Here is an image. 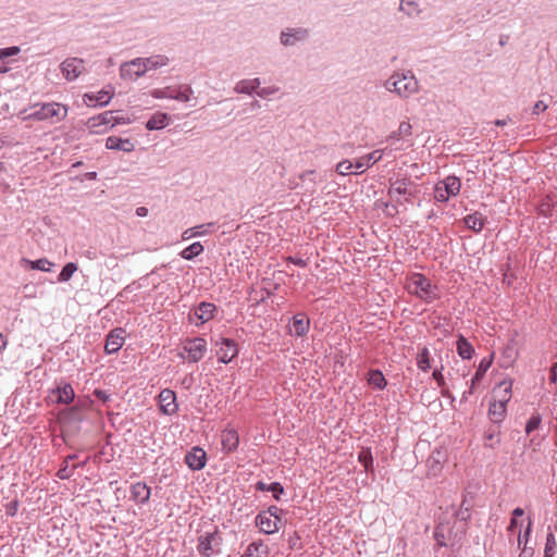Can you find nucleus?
Segmentation results:
<instances>
[{
    "label": "nucleus",
    "mask_w": 557,
    "mask_h": 557,
    "mask_svg": "<svg viewBox=\"0 0 557 557\" xmlns=\"http://www.w3.org/2000/svg\"><path fill=\"white\" fill-rule=\"evenodd\" d=\"M406 289L424 304H432L441 298V290L437 284L433 283L422 273H410L406 277Z\"/></svg>",
    "instance_id": "1"
},
{
    "label": "nucleus",
    "mask_w": 557,
    "mask_h": 557,
    "mask_svg": "<svg viewBox=\"0 0 557 557\" xmlns=\"http://www.w3.org/2000/svg\"><path fill=\"white\" fill-rule=\"evenodd\" d=\"M69 108L59 102L36 103L29 108V112L23 116L24 121H42L55 124L67 116Z\"/></svg>",
    "instance_id": "2"
},
{
    "label": "nucleus",
    "mask_w": 557,
    "mask_h": 557,
    "mask_svg": "<svg viewBox=\"0 0 557 557\" xmlns=\"http://www.w3.org/2000/svg\"><path fill=\"white\" fill-rule=\"evenodd\" d=\"M385 87L399 97L409 98L418 91L419 83L410 71L397 72L386 81Z\"/></svg>",
    "instance_id": "3"
},
{
    "label": "nucleus",
    "mask_w": 557,
    "mask_h": 557,
    "mask_svg": "<svg viewBox=\"0 0 557 557\" xmlns=\"http://www.w3.org/2000/svg\"><path fill=\"white\" fill-rule=\"evenodd\" d=\"M419 194L417 185L407 177L391 182L388 196L398 203L412 202Z\"/></svg>",
    "instance_id": "4"
},
{
    "label": "nucleus",
    "mask_w": 557,
    "mask_h": 557,
    "mask_svg": "<svg viewBox=\"0 0 557 557\" xmlns=\"http://www.w3.org/2000/svg\"><path fill=\"white\" fill-rule=\"evenodd\" d=\"M207 342L201 337L186 338L180 347L177 356L188 362L200 361L207 352Z\"/></svg>",
    "instance_id": "5"
},
{
    "label": "nucleus",
    "mask_w": 557,
    "mask_h": 557,
    "mask_svg": "<svg viewBox=\"0 0 557 557\" xmlns=\"http://www.w3.org/2000/svg\"><path fill=\"white\" fill-rule=\"evenodd\" d=\"M222 536L215 529L198 537L197 552L202 557H213L221 553Z\"/></svg>",
    "instance_id": "6"
},
{
    "label": "nucleus",
    "mask_w": 557,
    "mask_h": 557,
    "mask_svg": "<svg viewBox=\"0 0 557 557\" xmlns=\"http://www.w3.org/2000/svg\"><path fill=\"white\" fill-rule=\"evenodd\" d=\"M461 188V182L457 176H447L436 183L434 187V199L446 202L450 197L457 196Z\"/></svg>",
    "instance_id": "7"
},
{
    "label": "nucleus",
    "mask_w": 557,
    "mask_h": 557,
    "mask_svg": "<svg viewBox=\"0 0 557 557\" xmlns=\"http://www.w3.org/2000/svg\"><path fill=\"white\" fill-rule=\"evenodd\" d=\"M194 91L188 85H178V86H169L162 89H154L152 91V97L157 99L169 98L178 100L182 102H187L190 100Z\"/></svg>",
    "instance_id": "8"
},
{
    "label": "nucleus",
    "mask_w": 557,
    "mask_h": 557,
    "mask_svg": "<svg viewBox=\"0 0 557 557\" xmlns=\"http://www.w3.org/2000/svg\"><path fill=\"white\" fill-rule=\"evenodd\" d=\"M434 539L437 546L455 547L459 544L461 535L453 531L449 522H442L435 528Z\"/></svg>",
    "instance_id": "9"
},
{
    "label": "nucleus",
    "mask_w": 557,
    "mask_h": 557,
    "mask_svg": "<svg viewBox=\"0 0 557 557\" xmlns=\"http://www.w3.org/2000/svg\"><path fill=\"white\" fill-rule=\"evenodd\" d=\"M113 112L106 111L88 119L86 126L91 134H103L114 126Z\"/></svg>",
    "instance_id": "10"
},
{
    "label": "nucleus",
    "mask_w": 557,
    "mask_h": 557,
    "mask_svg": "<svg viewBox=\"0 0 557 557\" xmlns=\"http://www.w3.org/2000/svg\"><path fill=\"white\" fill-rule=\"evenodd\" d=\"M492 363H493V356L485 357L480 361L479 367L470 381L469 388L462 393V397H461L462 400H467L469 398V396L474 393L476 385L483 380L487 370L491 368Z\"/></svg>",
    "instance_id": "11"
},
{
    "label": "nucleus",
    "mask_w": 557,
    "mask_h": 557,
    "mask_svg": "<svg viewBox=\"0 0 557 557\" xmlns=\"http://www.w3.org/2000/svg\"><path fill=\"white\" fill-rule=\"evenodd\" d=\"M216 356L220 362L228 363L238 355V347L234 339L221 338L220 342H216Z\"/></svg>",
    "instance_id": "12"
},
{
    "label": "nucleus",
    "mask_w": 557,
    "mask_h": 557,
    "mask_svg": "<svg viewBox=\"0 0 557 557\" xmlns=\"http://www.w3.org/2000/svg\"><path fill=\"white\" fill-rule=\"evenodd\" d=\"M85 71L84 61L78 58H67L61 63V72L67 81L76 79Z\"/></svg>",
    "instance_id": "13"
},
{
    "label": "nucleus",
    "mask_w": 557,
    "mask_h": 557,
    "mask_svg": "<svg viewBox=\"0 0 557 557\" xmlns=\"http://www.w3.org/2000/svg\"><path fill=\"white\" fill-rule=\"evenodd\" d=\"M158 398L159 407L162 413L168 416L176 413L178 406L176 404V394L172 389H162Z\"/></svg>",
    "instance_id": "14"
},
{
    "label": "nucleus",
    "mask_w": 557,
    "mask_h": 557,
    "mask_svg": "<svg viewBox=\"0 0 557 557\" xmlns=\"http://www.w3.org/2000/svg\"><path fill=\"white\" fill-rule=\"evenodd\" d=\"M125 342V330L122 327H116L112 330L106 338L104 350L107 354H115L117 352Z\"/></svg>",
    "instance_id": "15"
},
{
    "label": "nucleus",
    "mask_w": 557,
    "mask_h": 557,
    "mask_svg": "<svg viewBox=\"0 0 557 557\" xmlns=\"http://www.w3.org/2000/svg\"><path fill=\"white\" fill-rule=\"evenodd\" d=\"M220 440L222 445V451L224 454L234 453L238 448L239 435L238 432L233 428H225L224 430H222Z\"/></svg>",
    "instance_id": "16"
},
{
    "label": "nucleus",
    "mask_w": 557,
    "mask_h": 557,
    "mask_svg": "<svg viewBox=\"0 0 557 557\" xmlns=\"http://www.w3.org/2000/svg\"><path fill=\"white\" fill-rule=\"evenodd\" d=\"M282 524V519L270 517L267 512H259L256 517V525L260 532L264 534H273L278 531Z\"/></svg>",
    "instance_id": "17"
},
{
    "label": "nucleus",
    "mask_w": 557,
    "mask_h": 557,
    "mask_svg": "<svg viewBox=\"0 0 557 557\" xmlns=\"http://www.w3.org/2000/svg\"><path fill=\"white\" fill-rule=\"evenodd\" d=\"M147 72L145 61L141 58L126 62L121 66L122 77L136 79Z\"/></svg>",
    "instance_id": "18"
},
{
    "label": "nucleus",
    "mask_w": 557,
    "mask_h": 557,
    "mask_svg": "<svg viewBox=\"0 0 557 557\" xmlns=\"http://www.w3.org/2000/svg\"><path fill=\"white\" fill-rule=\"evenodd\" d=\"M114 95V88L112 86H108L98 92H86L84 95V100L87 104L92 106H107Z\"/></svg>",
    "instance_id": "19"
},
{
    "label": "nucleus",
    "mask_w": 557,
    "mask_h": 557,
    "mask_svg": "<svg viewBox=\"0 0 557 557\" xmlns=\"http://www.w3.org/2000/svg\"><path fill=\"white\" fill-rule=\"evenodd\" d=\"M207 455L200 447H193L185 456V462L191 470H201L206 466Z\"/></svg>",
    "instance_id": "20"
},
{
    "label": "nucleus",
    "mask_w": 557,
    "mask_h": 557,
    "mask_svg": "<svg viewBox=\"0 0 557 557\" xmlns=\"http://www.w3.org/2000/svg\"><path fill=\"white\" fill-rule=\"evenodd\" d=\"M216 311L215 305L211 302H200L194 310L195 323L203 324L214 318Z\"/></svg>",
    "instance_id": "21"
},
{
    "label": "nucleus",
    "mask_w": 557,
    "mask_h": 557,
    "mask_svg": "<svg viewBox=\"0 0 557 557\" xmlns=\"http://www.w3.org/2000/svg\"><path fill=\"white\" fill-rule=\"evenodd\" d=\"M151 490L144 482H136L131 486V499L137 505L146 504L150 498Z\"/></svg>",
    "instance_id": "22"
},
{
    "label": "nucleus",
    "mask_w": 557,
    "mask_h": 557,
    "mask_svg": "<svg viewBox=\"0 0 557 557\" xmlns=\"http://www.w3.org/2000/svg\"><path fill=\"white\" fill-rule=\"evenodd\" d=\"M383 157V150H374L366 156L360 157L355 162L356 174L362 173L366 169L380 161Z\"/></svg>",
    "instance_id": "23"
},
{
    "label": "nucleus",
    "mask_w": 557,
    "mask_h": 557,
    "mask_svg": "<svg viewBox=\"0 0 557 557\" xmlns=\"http://www.w3.org/2000/svg\"><path fill=\"white\" fill-rule=\"evenodd\" d=\"M106 148L110 150H121L124 152H132L135 149L134 143L128 138H121L117 136H109L106 139Z\"/></svg>",
    "instance_id": "24"
},
{
    "label": "nucleus",
    "mask_w": 557,
    "mask_h": 557,
    "mask_svg": "<svg viewBox=\"0 0 557 557\" xmlns=\"http://www.w3.org/2000/svg\"><path fill=\"white\" fill-rule=\"evenodd\" d=\"M53 394H57V401L59 404L69 405L74 400L75 392L70 383L62 382L60 383L55 389L52 391Z\"/></svg>",
    "instance_id": "25"
},
{
    "label": "nucleus",
    "mask_w": 557,
    "mask_h": 557,
    "mask_svg": "<svg viewBox=\"0 0 557 557\" xmlns=\"http://www.w3.org/2000/svg\"><path fill=\"white\" fill-rule=\"evenodd\" d=\"M511 381H502L494 389H493V400L502 401L503 404H508L511 398Z\"/></svg>",
    "instance_id": "26"
},
{
    "label": "nucleus",
    "mask_w": 557,
    "mask_h": 557,
    "mask_svg": "<svg viewBox=\"0 0 557 557\" xmlns=\"http://www.w3.org/2000/svg\"><path fill=\"white\" fill-rule=\"evenodd\" d=\"M310 321L305 313L294 315L290 333L296 336H304L309 331Z\"/></svg>",
    "instance_id": "27"
},
{
    "label": "nucleus",
    "mask_w": 557,
    "mask_h": 557,
    "mask_svg": "<svg viewBox=\"0 0 557 557\" xmlns=\"http://www.w3.org/2000/svg\"><path fill=\"white\" fill-rule=\"evenodd\" d=\"M506 412H507L506 404H503L502 401H496V400H493L490 404L488 416L493 422H495V423L502 422L506 416Z\"/></svg>",
    "instance_id": "28"
},
{
    "label": "nucleus",
    "mask_w": 557,
    "mask_h": 557,
    "mask_svg": "<svg viewBox=\"0 0 557 557\" xmlns=\"http://www.w3.org/2000/svg\"><path fill=\"white\" fill-rule=\"evenodd\" d=\"M268 546L262 541H259L249 544L242 557H268Z\"/></svg>",
    "instance_id": "29"
},
{
    "label": "nucleus",
    "mask_w": 557,
    "mask_h": 557,
    "mask_svg": "<svg viewBox=\"0 0 557 557\" xmlns=\"http://www.w3.org/2000/svg\"><path fill=\"white\" fill-rule=\"evenodd\" d=\"M463 221L467 227L475 233L481 232L486 222L485 218L479 212L468 214L465 216Z\"/></svg>",
    "instance_id": "30"
},
{
    "label": "nucleus",
    "mask_w": 557,
    "mask_h": 557,
    "mask_svg": "<svg viewBox=\"0 0 557 557\" xmlns=\"http://www.w3.org/2000/svg\"><path fill=\"white\" fill-rule=\"evenodd\" d=\"M456 348L462 359H471L474 354L472 344L463 335H459Z\"/></svg>",
    "instance_id": "31"
},
{
    "label": "nucleus",
    "mask_w": 557,
    "mask_h": 557,
    "mask_svg": "<svg viewBox=\"0 0 557 557\" xmlns=\"http://www.w3.org/2000/svg\"><path fill=\"white\" fill-rule=\"evenodd\" d=\"M169 116L165 113H154L146 123V128L149 131L161 129L168 125Z\"/></svg>",
    "instance_id": "32"
},
{
    "label": "nucleus",
    "mask_w": 557,
    "mask_h": 557,
    "mask_svg": "<svg viewBox=\"0 0 557 557\" xmlns=\"http://www.w3.org/2000/svg\"><path fill=\"white\" fill-rule=\"evenodd\" d=\"M358 461L363 466L366 472L372 473L374 471L373 456L370 447H362L360 449L358 453Z\"/></svg>",
    "instance_id": "33"
},
{
    "label": "nucleus",
    "mask_w": 557,
    "mask_h": 557,
    "mask_svg": "<svg viewBox=\"0 0 557 557\" xmlns=\"http://www.w3.org/2000/svg\"><path fill=\"white\" fill-rule=\"evenodd\" d=\"M307 36V30L302 28L288 29L283 32L281 35V41L283 45H293L296 40H300Z\"/></svg>",
    "instance_id": "34"
},
{
    "label": "nucleus",
    "mask_w": 557,
    "mask_h": 557,
    "mask_svg": "<svg viewBox=\"0 0 557 557\" xmlns=\"http://www.w3.org/2000/svg\"><path fill=\"white\" fill-rule=\"evenodd\" d=\"M75 458H76V455H70V456H67L63 460V462H62V465H61V467H60V469L58 470V473H57L59 479L66 480V479H70L72 476L73 471H74V469L77 468V466L76 465H72L71 466L70 463Z\"/></svg>",
    "instance_id": "35"
},
{
    "label": "nucleus",
    "mask_w": 557,
    "mask_h": 557,
    "mask_svg": "<svg viewBox=\"0 0 557 557\" xmlns=\"http://www.w3.org/2000/svg\"><path fill=\"white\" fill-rule=\"evenodd\" d=\"M21 262L23 264H25L30 270H40V271H44V272H49L51 270V267H52V262H50L46 258H41V259H38V260H35V261L26 259V258H23L21 260Z\"/></svg>",
    "instance_id": "36"
},
{
    "label": "nucleus",
    "mask_w": 557,
    "mask_h": 557,
    "mask_svg": "<svg viewBox=\"0 0 557 557\" xmlns=\"http://www.w3.org/2000/svg\"><path fill=\"white\" fill-rule=\"evenodd\" d=\"M368 383L377 389H384L387 385V381L380 370L369 371Z\"/></svg>",
    "instance_id": "37"
},
{
    "label": "nucleus",
    "mask_w": 557,
    "mask_h": 557,
    "mask_svg": "<svg viewBox=\"0 0 557 557\" xmlns=\"http://www.w3.org/2000/svg\"><path fill=\"white\" fill-rule=\"evenodd\" d=\"M555 202L552 197L545 196L541 199L540 203L537 205V213L540 215H543L545 218H549L553 215Z\"/></svg>",
    "instance_id": "38"
},
{
    "label": "nucleus",
    "mask_w": 557,
    "mask_h": 557,
    "mask_svg": "<svg viewBox=\"0 0 557 557\" xmlns=\"http://www.w3.org/2000/svg\"><path fill=\"white\" fill-rule=\"evenodd\" d=\"M260 85L259 78L243 79L236 84L235 90L242 94H251Z\"/></svg>",
    "instance_id": "39"
},
{
    "label": "nucleus",
    "mask_w": 557,
    "mask_h": 557,
    "mask_svg": "<svg viewBox=\"0 0 557 557\" xmlns=\"http://www.w3.org/2000/svg\"><path fill=\"white\" fill-rule=\"evenodd\" d=\"M443 368L435 369L432 373L433 379L437 383L438 387L441 388V394L443 397L449 398L451 397L449 386L445 382V377L442 373Z\"/></svg>",
    "instance_id": "40"
},
{
    "label": "nucleus",
    "mask_w": 557,
    "mask_h": 557,
    "mask_svg": "<svg viewBox=\"0 0 557 557\" xmlns=\"http://www.w3.org/2000/svg\"><path fill=\"white\" fill-rule=\"evenodd\" d=\"M203 251V246L199 242H195L181 251V257L185 260H191Z\"/></svg>",
    "instance_id": "41"
},
{
    "label": "nucleus",
    "mask_w": 557,
    "mask_h": 557,
    "mask_svg": "<svg viewBox=\"0 0 557 557\" xmlns=\"http://www.w3.org/2000/svg\"><path fill=\"white\" fill-rule=\"evenodd\" d=\"M430 361H431V354H430L428 347H423L418 354L417 366L421 371L426 372L431 368Z\"/></svg>",
    "instance_id": "42"
},
{
    "label": "nucleus",
    "mask_w": 557,
    "mask_h": 557,
    "mask_svg": "<svg viewBox=\"0 0 557 557\" xmlns=\"http://www.w3.org/2000/svg\"><path fill=\"white\" fill-rule=\"evenodd\" d=\"M146 70H152L157 67H161L168 64L169 59L164 55H153L150 58L144 59Z\"/></svg>",
    "instance_id": "43"
},
{
    "label": "nucleus",
    "mask_w": 557,
    "mask_h": 557,
    "mask_svg": "<svg viewBox=\"0 0 557 557\" xmlns=\"http://www.w3.org/2000/svg\"><path fill=\"white\" fill-rule=\"evenodd\" d=\"M77 264L74 262L66 263L63 269L61 270L58 281L59 282H67L71 280L73 274L77 271Z\"/></svg>",
    "instance_id": "44"
},
{
    "label": "nucleus",
    "mask_w": 557,
    "mask_h": 557,
    "mask_svg": "<svg viewBox=\"0 0 557 557\" xmlns=\"http://www.w3.org/2000/svg\"><path fill=\"white\" fill-rule=\"evenodd\" d=\"M557 542L554 533L549 532L546 536V543L544 548V557H555Z\"/></svg>",
    "instance_id": "45"
},
{
    "label": "nucleus",
    "mask_w": 557,
    "mask_h": 557,
    "mask_svg": "<svg viewBox=\"0 0 557 557\" xmlns=\"http://www.w3.org/2000/svg\"><path fill=\"white\" fill-rule=\"evenodd\" d=\"M412 126L408 121H403L398 129L391 134L389 139H399L403 136H409L411 135Z\"/></svg>",
    "instance_id": "46"
},
{
    "label": "nucleus",
    "mask_w": 557,
    "mask_h": 557,
    "mask_svg": "<svg viewBox=\"0 0 557 557\" xmlns=\"http://www.w3.org/2000/svg\"><path fill=\"white\" fill-rule=\"evenodd\" d=\"M336 172L339 175H347L350 173H355L356 172L355 163H352L349 160H344L336 165Z\"/></svg>",
    "instance_id": "47"
},
{
    "label": "nucleus",
    "mask_w": 557,
    "mask_h": 557,
    "mask_svg": "<svg viewBox=\"0 0 557 557\" xmlns=\"http://www.w3.org/2000/svg\"><path fill=\"white\" fill-rule=\"evenodd\" d=\"M542 423V417L539 413H533L527 422L525 432L527 434H531L533 431L537 430Z\"/></svg>",
    "instance_id": "48"
},
{
    "label": "nucleus",
    "mask_w": 557,
    "mask_h": 557,
    "mask_svg": "<svg viewBox=\"0 0 557 557\" xmlns=\"http://www.w3.org/2000/svg\"><path fill=\"white\" fill-rule=\"evenodd\" d=\"M523 513H524L523 509H522V508H519V507L512 510V513H511V515H512V517H511V519H510V523H509V525H508V531H509V532H513V531H515V529H516V528H517V525H518V520H517V519H518L519 517H522V516H523Z\"/></svg>",
    "instance_id": "49"
},
{
    "label": "nucleus",
    "mask_w": 557,
    "mask_h": 557,
    "mask_svg": "<svg viewBox=\"0 0 557 557\" xmlns=\"http://www.w3.org/2000/svg\"><path fill=\"white\" fill-rule=\"evenodd\" d=\"M400 10L406 12L408 15H413L414 13L419 12L417 3L413 1H401Z\"/></svg>",
    "instance_id": "50"
},
{
    "label": "nucleus",
    "mask_w": 557,
    "mask_h": 557,
    "mask_svg": "<svg viewBox=\"0 0 557 557\" xmlns=\"http://www.w3.org/2000/svg\"><path fill=\"white\" fill-rule=\"evenodd\" d=\"M531 529H532V522L531 520H529V523H528V527L524 531L523 534H521V532H519L518 534V545H522L525 547L528 541H529V537H530V534H531Z\"/></svg>",
    "instance_id": "51"
},
{
    "label": "nucleus",
    "mask_w": 557,
    "mask_h": 557,
    "mask_svg": "<svg viewBox=\"0 0 557 557\" xmlns=\"http://www.w3.org/2000/svg\"><path fill=\"white\" fill-rule=\"evenodd\" d=\"M269 492L273 493V497L276 500H280L281 495L284 493V487L278 482H273L269 484Z\"/></svg>",
    "instance_id": "52"
},
{
    "label": "nucleus",
    "mask_w": 557,
    "mask_h": 557,
    "mask_svg": "<svg viewBox=\"0 0 557 557\" xmlns=\"http://www.w3.org/2000/svg\"><path fill=\"white\" fill-rule=\"evenodd\" d=\"M201 227H202V225H201V226H196V227H191V228L186 230V231L183 233V235H182L183 239H189V238H191V237H194V236L202 235V234H203V232H201V231H200V228H201Z\"/></svg>",
    "instance_id": "53"
},
{
    "label": "nucleus",
    "mask_w": 557,
    "mask_h": 557,
    "mask_svg": "<svg viewBox=\"0 0 557 557\" xmlns=\"http://www.w3.org/2000/svg\"><path fill=\"white\" fill-rule=\"evenodd\" d=\"M18 52H20L18 47H9V48L0 49V60L8 58V57L15 55Z\"/></svg>",
    "instance_id": "54"
},
{
    "label": "nucleus",
    "mask_w": 557,
    "mask_h": 557,
    "mask_svg": "<svg viewBox=\"0 0 557 557\" xmlns=\"http://www.w3.org/2000/svg\"><path fill=\"white\" fill-rule=\"evenodd\" d=\"M262 512H267V515H270V517H274L275 519H282L281 515L283 513V509L273 505Z\"/></svg>",
    "instance_id": "55"
},
{
    "label": "nucleus",
    "mask_w": 557,
    "mask_h": 557,
    "mask_svg": "<svg viewBox=\"0 0 557 557\" xmlns=\"http://www.w3.org/2000/svg\"><path fill=\"white\" fill-rule=\"evenodd\" d=\"M547 109V104L540 100V101H536L535 104L533 106V114H540L542 112H544L545 110Z\"/></svg>",
    "instance_id": "56"
},
{
    "label": "nucleus",
    "mask_w": 557,
    "mask_h": 557,
    "mask_svg": "<svg viewBox=\"0 0 557 557\" xmlns=\"http://www.w3.org/2000/svg\"><path fill=\"white\" fill-rule=\"evenodd\" d=\"M94 395L101 401L106 403L109 400V395L107 394L106 391H102V389H95L94 391Z\"/></svg>",
    "instance_id": "57"
},
{
    "label": "nucleus",
    "mask_w": 557,
    "mask_h": 557,
    "mask_svg": "<svg viewBox=\"0 0 557 557\" xmlns=\"http://www.w3.org/2000/svg\"><path fill=\"white\" fill-rule=\"evenodd\" d=\"M278 89L275 87L262 88L258 91V96L264 98L269 95L275 94Z\"/></svg>",
    "instance_id": "58"
},
{
    "label": "nucleus",
    "mask_w": 557,
    "mask_h": 557,
    "mask_svg": "<svg viewBox=\"0 0 557 557\" xmlns=\"http://www.w3.org/2000/svg\"><path fill=\"white\" fill-rule=\"evenodd\" d=\"M286 260L288 262H290V263H293L295 265L301 267V268L307 267V262L304 259H301V258L288 257Z\"/></svg>",
    "instance_id": "59"
},
{
    "label": "nucleus",
    "mask_w": 557,
    "mask_h": 557,
    "mask_svg": "<svg viewBox=\"0 0 557 557\" xmlns=\"http://www.w3.org/2000/svg\"><path fill=\"white\" fill-rule=\"evenodd\" d=\"M549 381L550 383H556L557 382V362L554 363L550 368V371H549Z\"/></svg>",
    "instance_id": "60"
},
{
    "label": "nucleus",
    "mask_w": 557,
    "mask_h": 557,
    "mask_svg": "<svg viewBox=\"0 0 557 557\" xmlns=\"http://www.w3.org/2000/svg\"><path fill=\"white\" fill-rule=\"evenodd\" d=\"M8 343V336L0 332V354H2L5 350Z\"/></svg>",
    "instance_id": "61"
},
{
    "label": "nucleus",
    "mask_w": 557,
    "mask_h": 557,
    "mask_svg": "<svg viewBox=\"0 0 557 557\" xmlns=\"http://www.w3.org/2000/svg\"><path fill=\"white\" fill-rule=\"evenodd\" d=\"M256 490L257 491H261V492H264V491H268L269 492V484L262 482V481H259L257 482L256 484Z\"/></svg>",
    "instance_id": "62"
},
{
    "label": "nucleus",
    "mask_w": 557,
    "mask_h": 557,
    "mask_svg": "<svg viewBox=\"0 0 557 557\" xmlns=\"http://www.w3.org/2000/svg\"><path fill=\"white\" fill-rule=\"evenodd\" d=\"M113 120L115 121L114 122V126L117 125V124H127L129 123V119H125V117H120V116H116L113 114Z\"/></svg>",
    "instance_id": "63"
},
{
    "label": "nucleus",
    "mask_w": 557,
    "mask_h": 557,
    "mask_svg": "<svg viewBox=\"0 0 557 557\" xmlns=\"http://www.w3.org/2000/svg\"><path fill=\"white\" fill-rule=\"evenodd\" d=\"M136 214L138 216H146L148 214V209L146 207H138L136 209Z\"/></svg>",
    "instance_id": "64"
}]
</instances>
